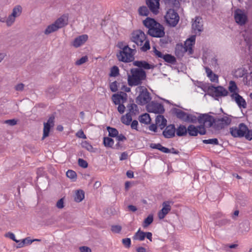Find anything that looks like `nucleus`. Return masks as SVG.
Returning <instances> with one entry per match:
<instances>
[{
	"mask_svg": "<svg viewBox=\"0 0 252 252\" xmlns=\"http://www.w3.org/2000/svg\"><path fill=\"white\" fill-rule=\"evenodd\" d=\"M232 121L228 116L216 119L208 114H202L199 115L198 122L199 124H206V127L213 126L216 130H220L229 125Z\"/></svg>",
	"mask_w": 252,
	"mask_h": 252,
	"instance_id": "obj_1",
	"label": "nucleus"
},
{
	"mask_svg": "<svg viewBox=\"0 0 252 252\" xmlns=\"http://www.w3.org/2000/svg\"><path fill=\"white\" fill-rule=\"evenodd\" d=\"M131 75L128 74L127 83L129 86L141 85L146 78V73L141 68H133L130 69Z\"/></svg>",
	"mask_w": 252,
	"mask_h": 252,
	"instance_id": "obj_2",
	"label": "nucleus"
},
{
	"mask_svg": "<svg viewBox=\"0 0 252 252\" xmlns=\"http://www.w3.org/2000/svg\"><path fill=\"white\" fill-rule=\"evenodd\" d=\"M230 132L234 137H245L248 140H252V129H249L244 123H240L238 127H230Z\"/></svg>",
	"mask_w": 252,
	"mask_h": 252,
	"instance_id": "obj_3",
	"label": "nucleus"
},
{
	"mask_svg": "<svg viewBox=\"0 0 252 252\" xmlns=\"http://www.w3.org/2000/svg\"><path fill=\"white\" fill-rule=\"evenodd\" d=\"M136 50L132 49L128 45L125 46L123 50L119 51L117 54V57L119 61L125 63H129L133 61L134 59V53Z\"/></svg>",
	"mask_w": 252,
	"mask_h": 252,
	"instance_id": "obj_4",
	"label": "nucleus"
},
{
	"mask_svg": "<svg viewBox=\"0 0 252 252\" xmlns=\"http://www.w3.org/2000/svg\"><path fill=\"white\" fill-rule=\"evenodd\" d=\"M136 91L140 92L139 95L136 98V102L139 105H144L150 101L151 97L150 93L144 86H139L136 88Z\"/></svg>",
	"mask_w": 252,
	"mask_h": 252,
	"instance_id": "obj_5",
	"label": "nucleus"
},
{
	"mask_svg": "<svg viewBox=\"0 0 252 252\" xmlns=\"http://www.w3.org/2000/svg\"><path fill=\"white\" fill-rule=\"evenodd\" d=\"M167 24L171 27H175L178 23L180 17L178 13L173 9H169L164 16Z\"/></svg>",
	"mask_w": 252,
	"mask_h": 252,
	"instance_id": "obj_6",
	"label": "nucleus"
},
{
	"mask_svg": "<svg viewBox=\"0 0 252 252\" xmlns=\"http://www.w3.org/2000/svg\"><path fill=\"white\" fill-rule=\"evenodd\" d=\"M146 36L141 30L134 31L131 34L130 42L134 43L137 46H141L146 40Z\"/></svg>",
	"mask_w": 252,
	"mask_h": 252,
	"instance_id": "obj_7",
	"label": "nucleus"
},
{
	"mask_svg": "<svg viewBox=\"0 0 252 252\" xmlns=\"http://www.w3.org/2000/svg\"><path fill=\"white\" fill-rule=\"evenodd\" d=\"M209 94L212 96H225L228 94V91L223 87L219 86L215 87L213 85L209 86L208 88Z\"/></svg>",
	"mask_w": 252,
	"mask_h": 252,
	"instance_id": "obj_8",
	"label": "nucleus"
},
{
	"mask_svg": "<svg viewBox=\"0 0 252 252\" xmlns=\"http://www.w3.org/2000/svg\"><path fill=\"white\" fill-rule=\"evenodd\" d=\"M147 33L152 37H162L165 35L164 28L162 25L157 22L156 26H154V28L148 30Z\"/></svg>",
	"mask_w": 252,
	"mask_h": 252,
	"instance_id": "obj_9",
	"label": "nucleus"
},
{
	"mask_svg": "<svg viewBox=\"0 0 252 252\" xmlns=\"http://www.w3.org/2000/svg\"><path fill=\"white\" fill-rule=\"evenodd\" d=\"M146 109L148 112L155 114H162L165 111L162 104L154 101H152L148 104Z\"/></svg>",
	"mask_w": 252,
	"mask_h": 252,
	"instance_id": "obj_10",
	"label": "nucleus"
},
{
	"mask_svg": "<svg viewBox=\"0 0 252 252\" xmlns=\"http://www.w3.org/2000/svg\"><path fill=\"white\" fill-rule=\"evenodd\" d=\"M55 119V116L53 114L51 115L49 117L47 122L46 123H44L43 134L42 138V140L49 136L51 128L54 126Z\"/></svg>",
	"mask_w": 252,
	"mask_h": 252,
	"instance_id": "obj_11",
	"label": "nucleus"
},
{
	"mask_svg": "<svg viewBox=\"0 0 252 252\" xmlns=\"http://www.w3.org/2000/svg\"><path fill=\"white\" fill-rule=\"evenodd\" d=\"M150 147L152 149H158L164 153H172L174 154H178L179 153V151L176 150L175 148H172L171 149H169L167 148L163 147L160 143H151L150 145Z\"/></svg>",
	"mask_w": 252,
	"mask_h": 252,
	"instance_id": "obj_12",
	"label": "nucleus"
},
{
	"mask_svg": "<svg viewBox=\"0 0 252 252\" xmlns=\"http://www.w3.org/2000/svg\"><path fill=\"white\" fill-rule=\"evenodd\" d=\"M160 0H147L146 4L150 11L155 15L159 13Z\"/></svg>",
	"mask_w": 252,
	"mask_h": 252,
	"instance_id": "obj_13",
	"label": "nucleus"
},
{
	"mask_svg": "<svg viewBox=\"0 0 252 252\" xmlns=\"http://www.w3.org/2000/svg\"><path fill=\"white\" fill-rule=\"evenodd\" d=\"M192 29L196 34H200V32L203 30L201 18L199 17H196L195 20L192 24Z\"/></svg>",
	"mask_w": 252,
	"mask_h": 252,
	"instance_id": "obj_14",
	"label": "nucleus"
},
{
	"mask_svg": "<svg viewBox=\"0 0 252 252\" xmlns=\"http://www.w3.org/2000/svg\"><path fill=\"white\" fill-rule=\"evenodd\" d=\"M234 18L236 23L240 25H244L247 20V16L240 9H237L235 11Z\"/></svg>",
	"mask_w": 252,
	"mask_h": 252,
	"instance_id": "obj_15",
	"label": "nucleus"
},
{
	"mask_svg": "<svg viewBox=\"0 0 252 252\" xmlns=\"http://www.w3.org/2000/svg\"><path fill=\"white\" fill-rule=\"evenodd\" d=\"M232 99L234 100L240 108H247V102L245 99L238 93H233L231 94Z\"/></svg>",
	"mask_w": 252,
	"mask_h": 252,
	"instance_id": "obj_16",
	"label": "nucleus"
},
{
	"mask_svg": "<svg viewBox=\"0 0 252 252\" xmlns=\"http://www.w3.org/2000/svg\"><path fill=\"white\" fill-rule=\"evenodd\" d=\"M169 201H164L162 203V208L158 213V217L161 220L165 218V216L171 210V207Z\"/></svg>",
	"mask_w": 252,
	"mask_h": 252,
	"instance_id": "obj_17",
	"label": "nucleus"
},
{
	"mask_svg": "<svg viewBox=\"0 0 252 252\" xmlns=\"http://www.w3.org/2000/svg\"><path fill=\"white\" fill-rule=\"evenodd\" d=\"M176 131L175 126L174 124L166 126L162 132V135L165 138H171L175 136Z\"/></svg>",
	"mask_w": 252,
	"mask_h": 252,
	"instance_id": "obj_18",
	"label": "nucleus"
},
{
	"mask_svg": "<svg viewBox=\"0 0 252 252\" xmlns=\"http://www.w3.org/2000/svg\"><path fill=\"white\" fill-rule=\"evenodd\" d=\"M133 64L135 66H137L138 67V68L143 69H150L155 68L154 64H150L145 61H135L133 62Z\"/></svg>",
	"mask_w": 252,
	"mask_h": 252,
	"instance_id": "obj_19",
	"label": "nucleus"
},
{
	"mask_svg": "<svg viewBox=\"0 0 252 252\" xmlns=\"http://www.w3.org/2000/svg\"><path fill=\"white\" fill-rule=\"evenodd\" d=\"M88 38L87 34L80 35L75 38L73 42L72 45L74 47L77 48L84 44Z\"/></svg>",
	"mask_w": 252,
	"mask_h": 252,
	"instance_id": "obj_20",
	"label": "nucleus"
},
{
	"mask_svg": "<svg viewBox=\"0 0 252 252\" xmlns=\"http://www.w3.org/2000/svg\"><path fill=\"white\" fill-rule=\"evenodd\" d=\"M156 124L161 129H163L167 125V120L163 116L161 115H158L156 118Z\"/></svg>",
	"mask_w": 252,
	"mask_h": 252,
	"instance_id": "obj_21",
	"label": "nucleus"
},
{
	"mask_svg": "<svg viewBox=\"0 0 252 252\" xmlns=\"http://www.w3.org/2000/svg\"><path fill=\"white\" fill-rule=\"evenodd\" d=\"M59 29L63 28L68 24V18L66 16L63 15L57 19L54 22Z\"/></svg>",
	"mask_w": 252,
	"mask_h": 252,
	"instance_id": "obj_22",
	"label": "nucleus"
},
{
	"mask_svg": "<svg viewBox=\"0 0 252 252\" xmlns=\"http://www.w3.org/2000/svg\"><path fill=\"white\" fill-rule=\"evenodd\" d=\"M173 112L177 118L185 122V120H186L188 115V113L177 108H174L173 109Z\"/></svg>",
	"mask_w": 252,
	"mask_h": 252,
	"instance_id": "obj_23",
	"label": "nucleus"
},
{
	"mask_svg": "<svg viewBox=\"0 0 252 252\" xmlns=\"http://www.w3.org/2000/svg\"><path fill=\"white\" fill-rule=\"evenodd\" d=\"M158 22L154 18L147 17L145 20L143 21V25L144 26L149 30L152 29L154 27V26H156V24Z\"/></svg>",
	"mask_w": 252,
	"mask_h": 252,
	"instance_id": "obj_24",
	"label": "nucleus"
},
{
	"mask_svg": "<svg viewBox=\"0 0 252 252\" xmlns=\"http://www.w3.org/2000/svg\"><path fill=\"white\" fill-rule=\"evenodd\" d=\"M176 134L178 136H185L187 134V128L183 125H180L177 128H176Z\"/></svg>",
	"mask_w": 252,
	"mask_h": 252,
	"instance_id": "obj_25",
	"label": "nucleus"
},
{
	"mask_svg": "<svg viewBox=\"0 0 252 252\" xmlns=\"http://www.w3.org/2000/svg\"><path fill=\"white\" fill-rule=\"evenodd\" d=\"M187 133L190 136H196L198 135V126H195L193 125H190L187 128Z\"/></svg>",
	"mask_w": 252,
	"mask_h": 252,
	"instance_id": "obj_26",
	"label": "nucleus"
},
{
	"mask_svg": "<svg viewBox=\"0 0 252 252\" xmlns=\"http://www.w3.org/2000/svg\"><path fill=\"white\" fill-rule=\"evenodd\" d=\"M187 52V49H185L182 44H178L175 47V55L177 56L182 57L185 53Z\"/></svg>",
	"mask_w": 252,
	"mask_h": 252,
	"instance_id": "obj_27",
	"label": "nucleus"
},
{
	"mask_svg": "<svg viewBox=\"0 0 252 252\" xmlns=\"http://www.w3.org/2000/svg\"><path fill=\"white\" fill-rule=\"evenodd\" d=\"M139 121L141 123L146 125L149 124L151 121L150 115L148 113H145L141 115L139 117Z\"/></svg>",
	"mask_w": 252,
	"mask_h": 252,
	"instance_id": "obj_28",
	"label": "nucleus"
},
{
	"mask_svg": "<svg viewBox=\"0 0 252 252\" xmlns=\"http://www.w3.org/2000/svg\"><path fill=\"white\" fill-rule=\"evenodd\" d=\"M127 107L129 109V114L131 115H136L139 113V110L138 106L134 103L128 104Z\"/></svg>",
	"mask_w": 252,
	"mask_h": 252,
	"instance_id": "obj_29",
	"label": "nucleus"
},
{
	"mask_svg": "<svg viewBox=\"0 0 252 252\" xmlns=\"http://www.w3.org/2000/svg\"><path fill=\"white\" fill-rule=\"evenodd\" d=\"M59 30V27L56 25L55 23L49 25L44 31L45 34L48 35L51 33L56 32Z\"/></svg>",
	"mask_w": 252,
	"mask_h": 252,
	"instance_id": "obj_30",
	"label": "nucleus"
},
{
	"mask_svg": "<svg viewBox=\"0 0 252 252\" xmlns=\"http://www.w3.org/2000/svg\"><path fill=\"white\" fill-rule=\"evenodd\" d=\"M145 232L141 231L140 229L135 233L133 237L134 240L143 241L145 238Z\"/></svg>",
	"mask_w": 252,
	"mask_h": 252,
	"instance_id": "obj_31",
	"label": "nucleus"
},
{
	"mask_svg": "<svg viewBox=\"0 0 252 252\" xmlns=\"http://www.w3.org/2000/svg\"><path fill=\"white\" fill-rule=\"evenodd\" d=\"M162 59L165 62L171 64H174L176 62L175 57L171 54H166L165 55H164Z\"/></svg>",
	"mask_w": 252,
	"mask_h": 252,
	"instance_id": "obj_32",
	"label": "nucleus"
},
{
	"mask_svg": "<svg viewBox=\"0 0 252 252\" xmlns=\"http://www.w3.org/2000/svg\"><path fill=\"white\" fill-rule=\"evenodd\" d=\"M84 191L83 190H78L75 195L74 200L77 202H80L84 198Z\"/></svg>",
	"mask_w": 252,
	"mask_h": 252,
	"instance_id": "obj_33",
	"label": "nucleus"
},
{
	"mask_svg": "<svg viewBox=\"0 0 252 252\" xmlns=\"http://www.w3.org/2000/svg\"><path fill=\"white\" fill-rule=\"evenodd\" d=\"M104 145L106 147L113 148L114 144V141L111 137H104L103 141Z\"/></svg>",
	"mask_w": 252,
	"mask_h": 252,
	"instance_id": "obj_34",
	"label": "nucleus"
},
{
	"mask_svg": "<svg viewBox=\"0 0 252 252\" xmlns=\"http://www.w3.org/2000/svg\"><path fill=\"white\" fill-rule=\"evenodd\" d=\"M121 122L124 124L128 126L132 121L131 115L129 113H127L125 116H123L121 119Z\"/></svg>",
	"mask_w": 252,
	"mask_h": 252,
	"instance_id": "obj_35",
	"label": "nucleus"
},
{
	"mask_svg": "<svg viewBox=\"0 0 252 252\" xmlns=\"http://www.w3.org/2000/svg\"><path fill=\"white\" fill-rule=\"evenodd\" d=\"M22 11V8L21 5H18L15 6L12 9V12L11 14L15 18L19 16Z\"/></svg>",
	"mask_w": 252,
	"mask_h": 252,
	"instance_id": "obj_36",
	"label": "nucleus"
},
{
	"mask_svg": "<svg viewBox=\"0 0 252 252\" xmlns=\"http://www.w3.org/2000/svg\"><path fill=\"white\" fill-rule=\"evenodd\" d=\"M154 218L152 215H149L143 221L142 226L144 228L147 227L153 221Z\"/></svg>",
	"mask_w": 252,
	"mask_h": 252,
	"instance_id": "obj_37",
	"label": "nucleus"
},
{
	"mask_svg": "<svg viewBox=\"0 0 252 252\" xmlns=\"http://www.w3.org/2000/svg\"><path fill=\"white\" fill-rule=\"evenodd\" d=\"M107 130L109 133L108 135L110 137H116L119 134L118 130L115 128L107 126Z\"/></svg>",
	"mask_w": 252,
	"mask_h": 252,
	"instance_id": "obj_38",
	"label": "nucleus"
},
{
	"mask_svg": "<svg viewBox=\"0 0 252 252\" xmlns=\"http://www.w3.org/2000/svg\"><path fill=\"white\" fill-rule=\"evenodd\" d=\"M243 82L246 85L252 86V72H251L248 75L244 77Z\"/></svg>",
	"mask_w": 252,
	"mask_h": 252,
	"instance_id": "obj_39",
	"label": "nucleus"
},
{
	"mask_svg": "<svg viewBox=\"0 0 252 252\" xmlns=\"http://www.w3.org/2000/svg\"><path fill=\"white\" fill-rule=\"evenodd\" d=\"M127 94L123 92H120L119 94H114L113 97H119V99L122 100L123 103L126 102L127 100Z\"/></svg>",
	"mask_w": 252,
	"mask_h": 252,
	"instance_id": "obj_40",
	"label": "nucleus"
},
{
	"mask_svg": "<svg viewBox=\"0 0 252 252\" xmlns=\"http://www.w3.org/2000/svg\"><path fill=\"white\" fill-rule=\"evenodd\" d=\"M138 12L139 15L145 16H147L149 13L148 8L145 6L140 7L138 9Z\"/></svg>",
	"mask_w": 252,
	"mask_h": 252,
	"instance_id": "obj_41",
	"label": "nucleus"
},
{
	"mask_svg": "<svg viewBox=\"0 0 252 252\" xmlns=\"http://www.w3.org/2000/svg\"><path fill=\"white\" fill-rule=\"evenodd\" d=\"M228 90L231 93H237L236 91L238 90V87L236 83L233 81H230L229 84Z\"/></svg>",
	"mask_w": 252,
	"mask_h": 252,
	"instance_id": "obj_42",
	"label": "nucleus"
},
{
	"mask_svg": "<svg viewBox=\"0 0 252 252\" xmlns=\"http://www.w3.org/2000/svg\"><path fill=\"white\" fill-rule=\"evenodd\" d=\"M119 74V69L118 66L115 65L111 68L110 73L109 76L110 77H116Z\"/></svg>",
	"mask_w": 252,
	"mask_h": 252,
	"instance_id": "obj_43",
	"label": "nucleus"
},
{
	"mask_svg": "<svg viewBox=\"0 0 252 252\" xmlns=\"http://www.w3.org/2000/svg\"><path fill=\"white\" fill-rule=\"evenodd\" d=\"M202 142L203 143L206 144H212L215 145H218L219 144V141L217 138L205 139L203 140Z\"/></svg>",
	"mask_w": 252,
	"mask_h": 252,
	"instance_id": "obj_44",
	"label": "nucleus"
},
{
	"mask_svg": "<svg viewBox=\"0 0 252 252\" xmlns=\"http://www.w3.org/2000/svg\"><path fill=\"white\" fill-rule=\"evenodd\" d=\"M15 17L11 14L9 15L6 20L5 19V22L8 27L11 26L15 21Z\"/></svg>",
	"mask_w": 252,
	"mask_h": 252,
	"instance_id": "obj_45",
	"label": "nucleus"
},
{
	"mask_svg": "<svg viewBox=\"0 0 252 252\" xmlns=\"http://www.w3.org/2000/svg\"><path fill=\"white\" fill-rule=\"evenodd\" d=\"M198 118H197L195 116L188 114L187 119L185 120V122L195 123L196 122L197 120H198Z\"/></svg>",
	"mask_w": 252,
	"mask_h": 252,
	"instance_id": "obj_46",
	"label": "nucleus"
},
{
	"mask_svg": "<svg viewBox=\"0 0 252 252\" xmlns=\"http://www.w3.org/2000/svg\"><path fill=\"white\" fill-rule=\"evenodd\" d=\"M66 176L71 179H76L77 177L76 173L72 170H68L66 173Z\"/></svg>",
	"mask_w": 252,
	"mask_h": 252,
	"instance_id": "obj_47",
	"label": "nucleus"
},
{
	"mask_svg": "<svg viewBox=\"0 0 252 252\" xmlns=\"http://www.w3.org/2000/svg\"><path fill=\"white\" fill-rule=\"evenodd\" d=\"M202 124V125L198 126V134L199 133L200 135H205L206 133V131L204 126H206V125L204 124Z\"/></svg>",
	"mask_w": 252,
	"mask_h": 252,
	"instance_id": "obj_48",
	"label": "nucleus"
},
{
	"mask_svg": "<svg viewBox=\"0 0 252 252\" xmlns=\"http://www.w3.org/2000/svg\"><path fill=\"white\" fill-rule=\"evenodd\" d=\"M88 60V58L87 56H83L75 62V64L77 65H80L87 62Z\"/></svg>",
	"mask_w": 252,
	"mask_h": 252,
	"instance_id": "obj_49",
	"label": "nucleus"
},
{
	"mask_svg": "<svg viewBox=\"0 0 252 252\" xmlns=\"http://www.w3.org/2000/svg\"><path fill=\"white\" fill-rule=\"evenodd\" d=\"M82 147L87 149L89 152L93 151V146L88 142L85 141L82 143Z\"/></svg>",
	"mask_w": 252,
	"mask_h": 252,
	"instance_id": "obj_50",
	"label": "nucleus"
},
{
	"mask_svg": "<svg viewBox=\"0 0 252 252\" xmlns=\"http://www.w3.org/2000/svg\"><path fill=\"white\" fill-rule=\"evenodd\" d=\"M185 46L184 47L185 48V49H187V52H189V54H192L193 53V50H192V46L193 44L192 43H188V44H186V42H185Z\"/></svg>",
	"mask_w": 252,
	"mask_h": 252,
	"instance_id": "obj_51",
	"label": "nucleus"
},
{
	"mask_svg": "<svg viewBox=\"0 0 252 252\" xmlns=\"http://www.w3.org/2000/svg\"><path fill=\"white\" fill-rule=\"evenodd\" d=\"M78 165L84 168H86L88 166V164L87 161L85 160L82 159V158H79L78 160Z\"/></svg>",
	"mask_w": 252,
	"mask_h": 252,
	"instance_id": "obj_52",
	"label": "nucleus"
},
{
	"mask_svg": "<svg viewBox=\"0 0 252 252\" xmlns=\"http://www.w3.org/2000/svg\"><path fill=\"white\" fill-rule=\"evenodd\" d=\"M122 243L126 248H129L131 246V240L128 238L123 239Z\"/></svg>",
	"mask_w": 252,
	"mask_h": 252,
	"instance_id": "obj_53",
	"label": "nucleus"
},
{
	"mask_svg": "<svg viewBox=\"0 0 252 252\" xmlns=\"http://www.w3.org/2000/svg\"><path fill=\"white\" fill-rule=\"evenodd\" d=\"M122 230L121 226L119 225H115L111 226V231L116 233H119Z\"/></svg>",
	"mask_w": 252,
	"mask_h": 252,
	"instance_id": "obj_54",
	"label": "nucleus"
},
{
	"mask_svg": "<svg viewBox=\"0 0 252 252\" xmlns=\"http://www.w3.org/2000/svg\"><path fill=\"white\" fill-rule=\"evenodd\" d=\"M117 82L116 81L110 83V89L112 92H116L118 90Z\"/></svg>",
	"mask_w": 252,
	"mask_h": 252,
	"instance_id": "obj_55",
	"label": "nucleus"
},
{
	"mask_svg": "<svg viewBox=\"0 0 252 252\" xmlns=\"http://www.w3.org/2000/svg\"><path fill=\"white\" fill-rule=\"evenodd\" d=\"M150 49V45L149 41V40H146L145 42L144 45L142 47H141V49L142 51L146 52L147 50H149Z\"/></svg>",
	"mask_w": 252,
	"mask_h": 252,
	"instance_id": "obj_56",
	"label": "nucleus"
},
{
	"mask_svg": "<svg viewBox=\"0 0 252 252\" xmlns=\"http://www.w3.org/2000/svg\"><path fill=\"white\" fill-rule=\"evenodd\" d=\"M4 123L11 126H13L17 124V121L15 119L7 120L5 121Z\"/></svg>",
	"mask_w": 252,
	"mask_h": 252,
	"instance_id": "obj_57",
	"label": "nucleus"
},
{
	"mask_svg": "<svg viewBox=\"0 0 252 252\" xmlns=\"http://www.w3.org/2000/svg\"><path fill=\"white\" fill-rule=\"evenodd\" d=\"M244 70L241 69H238L236 70L235 76L237 77H241L244 75Z\"/></svg>",
	"mask_w": 252,
	"mask_h": 252,
	"instance_id": "obj_58",
	"label": "nucleus"
},
{
	"mask_svg": "<svg viewBox=\"0 0 252 252\" xmlns=\"http://www.w3.org/2000/svg\"><path fill=\"white\" fill-rule=\"evenodd\" d=\"M195 35H191L189 38H188L186 41V44H188V43H190L194 45L195 44Z\"/></svg>",
	"mask_w": 252,
	"mask_h": 252,
	"instance_id": "obj_59",
	"label": "nucleus"
},
{
	"mask_svg": "<svg viewBox=\"0 0 252 252\" xmlns=\"http://www.w3.org/2000/svg\"><path fill=\"white\" fill-rule=\"evenodd\" d=\"M79 249L80 252H92V250L87 246L80 247Z\"/></svg>",
	"mask_w": 252,
	"mask_h": 252,
	"instance_id": "obj_60",
	"label": "nucleus"
},
{
	"mask_svg": "<svg viewBox=\"0 0 252 252\" xmlns=\"http://www.w3.org/2000/svg\"><path fill=\"white\" fill-rule=\"evenodd\" d=\"M153 50V51L156 56H157L158 58L161 59L163 58L164 55L161 52L158 51L155 47H154Z\"/></svg>",
	"mask_w": 252,
	"mask_h": 252,
	"instance_id": "obj_61",
	"label": "nucleus"
},
{
	"mask_svg": "<svg viewBox=\"0 0 252 252\" xmlns=\"http://www.w3.org/2000/svg\"><path fill=\"white\" fill-rule=\"evenodd\" d=\"M230 220L227 219H222L218 221V225L220 226L224 225L230 223Z\"/></svg>",
	"mask_w": 252,
	"mask_h": 252,
	"instance_id": "obj_62",
	"label": "nucleus"
},
{
	"mask_svg": "<svg viewBox=\"0 0 252 252\" xmlns=\"http://www.w3.org/2000/svg\"><path fill=\"white\" fill-rule=\"evenodd\" d=\"M116 140L119 142L124 141L126 140V137L123 134H118L116 137Z\"/></svg>",
	"mask_w": 252,
	"mask_h": 252,
	"instance_id": "obj_63",
	"label": "nucleus"
},
{
	"mask_svg": "<svg viewBox=\"0 0 252 252\" xmlns=\"http://www.w3.org/2000/svg\"><path fill=\"white\" fill-rule=\"evenodd\" d=\"M63 203V198H61L57 202L56 206L59 209H62L64 207Z\"/></svg>",
	"mask_w": 252,
	"mask_h": 252,
	"instance_id": "obj_64",
	"label": "nucleus"
}]
</instances>
